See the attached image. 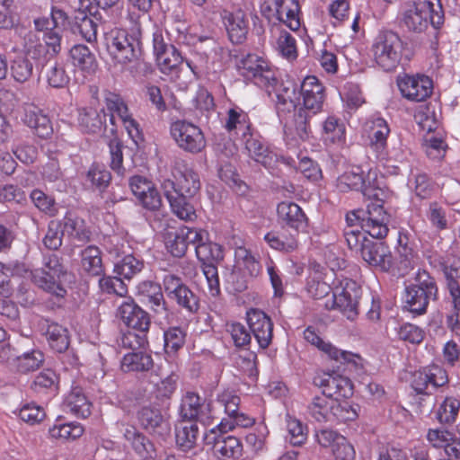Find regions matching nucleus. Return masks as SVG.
Wrapping results in <instances>:
<instances>
[{
    "instance_id": "f257e3e1",
    "label": "nucleus",
    "mask_w": 460,
    "mask_h": 460,
    "mask_svg": "<svg viewBox=\"0 0 460 460\" xmlns=\"http://www.w3.org/2000/svg\"><path fill=\"white\" fill-rule=\"evenodd\" d=\"M14 277L31 279L50 295L63 298L66 294L65 284L70 276L54 254L45 257L43 267L34 270H29L23 263L0 262V294L7 296L10 293L11 278Z\"/></svg>"
},
{
    "instance_id": "f03ea898",
    "label": "nucleus",
    "mask_w": 460,
    "mask_h": 460,
    "mask_svg": "<svg viewBox=\"0 0 460 460\" xmlns=\"http://www.w3.org/2000/svg\"><path fill=\"white\" fill-rule=\"evenodd\" d=\"M276 90V109L279 117L284 120V136L288 146L296 147L299 141L310 137L309 116L300 102V92L293 84H282Z\"/></svg>"
},
{
    "instance_id": "7ed1b4c3",
    "label": "nucleus",
    "mask_w": 460,
    "mask_h": 460,
    "mask_svg": "<svg viewBox=\"0 0 460 460\" xmlns=\"http://www.w3.org/2000/svg\"><path fill=\"white\" fill-rule=\"evenodd\" d=\"M237 399L231 391H224L216 400L209 402H202L198 394L187 392L181 400L180 416L182 420L209 423L214 419L220 418L222 409L229 412L234 411Z\"/></svg>"
},
{
    "instance_id": "20e7f679",
    "label": "nucleus",
    "mask_w": 460,
    "mask_h": 460,
    "mask_svg": "<svg viewBox=\"0 0 460 460\" xmlns=\"http://www.w3.org/2000/svg\"><path fill=\"white\" fill-rule=\"evenodd\" d=\"M400 17L410 31L422 32L429 25L439 28L444 22V10L440 0L408 1L401 6Z\"/></svg>"
},
{
    "instance_id": "39448f33",
    "label": "nucleus",
    "mask_w": 460,
    "mask_h": 460,
    "mask_svg": "<svg viewBox=\"0 0 460 460\" xmlns=\"http://www.w3.org/2000/svg\"><path fill=\"white\" fill-rule=\"evenodd\" d=\"M153 44L156 64L163 74L174 81L180 80L182 73L188 81L197 77V66L184 59L174 46L167 45L161 33H154Z\"/></svg>"
},
{
    "instance_id": "423d86ee",
    "label": "nucleus",
    "mask_w": 460,
    "mask_h": 460,
    "mask_svg": "<svg viewBox=\"0 0 460 460\" xmlns=\"http://www.w3.org/2000/svg\"><path fill=\"white\" fill-rule=\"evenodd\" d=\"M306 411L309 418L320 423L351 421L358 416L357 408L348 402H341L337 398L325 394L313 397Z\"/></svg>"
},
{
    "instance_id": "0eeeda50",
    "label": "nucleus",
    "mask_w": 460,
    "mask_h": 460,
    "mask_svg": "<svg viewBox=\"0 0 460 460\" xmlns=\"http://www.w3.org/2000/svg\"><path fill=\"white\" fill-rule=\"evenodd\" d=\"M406 44L392 31L379 32L373 40L370 52L374 62L386 72L394 71L405 56Z\"/></svg>"
},
{
    "instance_id": "6e6552de",
    "label": "nucleus",
    "mask_w": 460,
    "mask_h": 460,
    "mask_svg": "<svg viewBox=\"0 0 460 460\" xmlns=\"http://www.w3.org/2000/svg\"><path fill=\"white\" fill-rule=\"evenodd\" d=\"M433 278L426 271L419 270L414 282L405 288L403 301L411 313L421 315L427 312L429 300L437 294Z\"/></svg>"
},
{
    "instance_id": "1a4fd4ad",
    "label": "nucleus",
    "mask_w": 460,
    "mask_h": 460,
    "mask_svg": "<svg viewBox=\"0 0 460 460\" xmlns=\"http://www.w3.org/2000/svg\"><path fill=\"white\" fill-rule=\"evenodd\" d=\"M240 74L247 80L264 88L269 94L278 84L276 71L270 63L256 54H249L241 60Z\"/></svg>"
},
{
    "instance_id": "9d476101",
    "label": "nucleus",
    "mask_w": 460,
    "mask_h": 460,
    "mask_svg": "<svg viewBox=\"0 0 460 460\" xmlns=\"http://www.w3.org/2000/svg\"><path fill=\"white\" fill-rule=\"evenodd\" d=\"M172 138L181 150L198 154L207 146L202 129L196 124L186 119H177L171 124Z\"/></svg>"
},
{
    "instance_id": "9b49d317",
    "label": "nucleus",
    "mask_w": 460,
    "mask_h": 460,
    "mask_svg": "<svg viewBox=\"0 0 460 460\" xmlns=\"http://www.w3.org/2000/svg\"><path fill=\"white\" fill-rule=\"evenodd\" d=\"M173 180L166 179L162 182L164 192L170 190L172 193L195 196L200 189L199 174L183 161H177L172 169Z\"/></svg>"
},
{
    "instance_id": "f8f14e48",
    "label": "nucleus",
    "mask_w": 460,
    "mask_h": 460,
    "mask_svg": "<svg viewBox=\"0 0 460 460\" xmlns=\"http://www.w3.org/2000/svg\"><path fill=\"white\" fill-rule=\"evenodd\" d=\"M107 48L113 58L120 64L136 60L139 52V42L121 29H114L106 37Z\"/></svg>"
},
{
    "instance_id": "ddd939ff",
    "label": "nucleus",
    "mask_w": 460,
    "mask_h": 460,
    "mask_svg": "<svg viewBox=\"0 0 460 460\" xmlns=\"http://www.w3.org/2000/svg\"><path fill=\"white\" fill-rule=\"evenodd\" d=\"M107 110L111 112V121L115 123L118 118L123 124L128 137L138 146L143 142V135L137 121L129 113L123 99L115 93H109L105 97Z\"/></svg>"
},
{
    "instance_id": "4468645a",
    "label": "nucleus",
    "mask_w": 460,
    "mask_h": 460,
    "mask_svg": "<svg viewBox=\"0 0 460 460\" xmlns=\"http://www.w3.org/2000/svg\"><path fill=\"white\" fill-rule=\"evenodd\" d=\"M107 110L111 112V121L115 123L118 118L123 124L128 137L138 146L143 142V135L137 121L129 113L123 99L115 93H109L105 97Z\"/></svg>"
},
{
    "instance_id": "2eb2a0df",
    "label": "nucleus",
    "mask_w": 460,
    "mask_h": 460,
    "mask_svg": "<svg viewBox=\"0 0 460 460\" xmlns=\"http://www.w3.org/2000/svg\"><path fill=\"white\" fill-rule=\"evenodd\" d=\"M315 439L321 447L330 449L333 460L356 459V450L352 443L336 430L320 429L315 433Z\"/></svg>"
},
{
    "instance_id": "dca6fc26",
    "label": "nucleus",
    "mask_w": 460,
    "mask_h": 460,
    "mask_svg": "<svg viewBox=\"0 0 460 460\" xmlns=\"http://www.w3.org/2000/svg\"><path fill=\"white\" fill-rule=\"evenodd\" d=\"M333 304L349 320L358 315L360 288L350 279H341L332 291Z\"/></svg>"
},
{
    "instance_id": "f3484780",
    "label": "nucleus",
    "mask_w": 460,
    "mask_h": 460,
    "mask_svg": "<svg viewBox=\"0 0 460 460\" xmlns=\"http://www.w3.org/2000/svg\"><path fill=\"white\" fill-rule=\"evenodd\" d=\"M315 386L323 390L322 394L333 398H349L353 394V385L346 376L336 372L321 371L313 378Z\"/></svg>"
},
{
    "instance_id": "a211bd4d",
    "label": "nucleus",
    "mask_w": 460,
    "mask_h": 460,
    "mask_svg": "<svg viewBox=\"0 0 460 460\" xmlns=\"http://www.w3.org/2000/svg\"><path fill=\"white\" fill-rule=\"evenodd\" d=\"M389 215L385 211L384 207L379 201H372L367 205L366 215L360 221V227L365 234L373 238H385L389 231L388 223Z\"/></svg>"
},
{
    "instance_id": "6ab92c4d",
    "label": "nucleus",
    "mask_w": 460,
    "mask_h": 460,
    "mask_svg": "<svg viewBox=\"0 0 460 460\" xmlns=\"http://www.w3.org/2000/svg\"><path fill=\"white\" fill-rule=\"evenodd\" d=\"M397 85L402 96L413 102L426 100L433 90L432 80L423 75L400 76L397 79Z\"/></svg>"
},
{
    "instance_id": "aec40b11",
    "label": "nucleus",
    "mask_w": 460,
    "mask_h": 460,
    "mask_svg": "<svg viewBox=\"0 0 460 460\" xmlns=\"http://www.w3.org/2000/svg\"><path fill=\"white\" fill-rule=\"evenodd\" d=\"M365 131L368 135L369 148L377 159L383 161L387 156V137L390 128L386 120L378 116H373L365 124Z\"/></svg>"
},
{
    "instance_id": "412c9836",
    "label": "nucleus",
    "mask_w": 460,
    "mask_h": 460,
    "mask_svg": "<svg viewBox=\"0 0 460 460\" xmlns=\"http://www.w3.org/2000/svg\"><path fill=\"white\" fill-rule=\"evenodd\" d=\"M300 99L302 98L301 105L304 110L312 111L317 113L323 109V102L325 100V89L319 79L314 75H308L305 77L300 85Z\"/></svg>"
},
{
    "instance_id": "4be33fe9",
    "label": "nucleus",
    "mask_w": 460,
    "mask_h": 460,
    "mask_svg": "<svg viewBox=\"0 0 460 460\" xmlns=\"http://www.w3.org/2000/svg\"><path fill=\"white\" fill-rule=\"evenodd\" d=\"M248 326L261 349H266L272 340L273 323L261 310L252 308L246 312Z\"/></svg>"
},
{
    "instance_id": "5701e85b",
    "label": "nucleus",
    "mask_w": 460,
    "mask_h": 460,
    "mask_svg": "<svg viewBox=\"0 0 460 460\" xmlns=\"http://www.w3.org/2000/svg\"><path fill=\"white\" fill-rule=\"evenodd\" d=\"M118 315L129 328L144 332L150 327L148 314L140 308L131 297L126 298L119 306Z\"/></svg>"
},
{
    "instance_id": "b1692460",
    "label": "nucleus",
    "mask_w": 460,
    "mask_h": 460,
    "mask_svg": "<svg viewBox=\"0 0 460 460\" xmlns=\"http://www.w3.org/2000/svg\"><path fill=\"white\" fill-rule=\"evenodd\" d=\"M361 257L368 265L383 271L392 267V253L383 243H376L369 240L362 247Z\"/></svg>"
},
{
    "instance_id": "393cba45",
    "label": "nucleus",
    "mask_w": 460,
    "mask_h": 460,
    "mask_svg": "<svg viewBox=\"0 0 460 460\" xmlns=\"http://www.w3.org/2000/svg\"><path fill=\"white\" fill-rule=\"evenodd\" d=\"M321 138L326 146H342L346 143V125L336 115H328L321 124Z\"/></svg>"
},
{
    "instance_id": "a878e982",
    "label": "nucleus",
    "mask_w": 460,
    "mask_h": 460,
    "mask_svg": "<svg viewBox=\"0 0 460 460\" xmlns=\"http://www.w3.org/2000/svg\"><path fill=\"white\" fill-rule=\"evenodd\" d=\"M278 219L296 231H304L308 218L303 209L293 201H281L277 206Z\"/></svg>"
},
{
    "instance_id": "bb28decb",
    "label": "nucleus",
    "mask_w": 460,
    "mask_h": 460,
    "mask_svg": "<svg viewBox=\"0 0 460 460\" xmlns=\"http://www.w3.org/2000/svg\"><path fill=\"white\" fill-rule=\"evenodd\" d=\"M318 349L330 360L344 364L349 369L358 371L364 367L365 361L358 354L342 350L330 341H323Z\"/></svg>"
},
{
    "instance_id": "cd10ccee",
    "label": "nucleus",
    "mask_w": 460,
    "mask_h": 460,
    "mask_svg": "<svg viewBox=\"0 0 460 460\" xmlns=\"http://www.w3.org/2000/svg\"><path fill=\"white\" fill-rule=\"evenodd\" d=\"M224 21L230 40L234 44L243 42L249 31V19L247 13L238 9L226 14Z\"/></svg>"
},
{
    "instance_id": "c85d7f7f",
    "label": "nucleus",
    "mask_w": 460,
    "mask_h": 460,
    "mask_svg": "<svg viewBox=\"0 0 460 460\" xmlns=\"http://www.w3.org/2000/svg\"><path fill=\"white\" fill-rule=\"evenodd\" d=\"M215 429H211L210 434L206 436L208 444L213 442L214 454L225 458H238L243 454V445L241 441L234 437H215Z\"/></svg>"
},
{
    "instance_id": "c756f323",
    "label": "nucleus",
    "mask_w": 460,
    "mask_h": 460,
    "mask_svg": "<svg viewBox=\"0 0 460 460\" xmlns=\"http://www.w3.org/2000/svg\"><path fill=\"white\" fill-rule=\"evenodd\" d=\"M270 34L272 46L284 58L289 61L296 59V42L289 32L284 31L280 24H274L271 26Z\"/></svg>"
},
{
    "instance_id": "7c9ffc66",
    "label": "nucleus",
    "mask_w": 460,
    "mask_h": 460,
    "mask_svg": "<svg viewBox=\"0 0 460 460\" xmlns=\"http://www.w3.org/2000/svg\"><path fill=\"white\" fill-rule=\"evenodd\" d=\"M272 1L278 20L291 31H297L301 26L298 0Z\"/></svg>"
},
{
    "instance_id": "2f4dec72",
    "label": "nucleus",
    "mask_w": 460,
    "mask_h": 460,
    "mask_svg": "<svg viewBox=\"0 0 460 460\" xmlns=\"http://www.w3.org/2000/svg\"><path fill=\"white\" fill-rule=\"evenodd\" d=\"M426 438L433 447L443 448L449 457L460 458V441L452 432L444 429H430Z\"/></svg>"
},
{
    "instance_id": "473e14b6",
    "label": "nucleus",
    "mask_w": 460,
    "mask_h": 460,
    "mask_svg": "<svg viewBox=\"0 0 460 460\" xmlns=\"http://www.w3.org/2000/svg\"><path fill=\"white\" fill-rule=\"evenodd\" d=\"M23 121L40 138H49L53 134L50 119L38 107L28 106L25 109Z\"/></svg>"
},
{
    "instance_id": "72a5a7b5",
    "label": "nucleus",
    "mask_w": 460,
    "mask_h": 460,
    "mask_svg": "<svg viewBox=\"0 0 460 460\" xmlns=\"http://www.w3.org/2000/svg\"><path fill=\"white\" fill-rule=\"evenodd\" d=\"M199 435V427L195 420L181 419L175 425L176 444L183 452L195 447Z\"/></svg>"
},
{
    "instance_id": "f704fd0d",
    "label": "nucleus",
    "mask_w": 460,
    "mask_h": 460,
    "mask_svg": "<svg viewBox=\"0 0 460 460\" xmlns=\"http://www.w3.org/2000/svg\"><path fill=\"white\" fill-rule=\"evenodd\" d=\"M244 139L245 149L249 156L266 169H273L278 161L276 154L270 151L268 146L263 145L259 139L252 137L251 133Z\"/></svg>"
},
{
    "instance_id": "c9c22d12",
    "label": "nucleus",
    "mask_w": 460,
    "mask_h": 460,
    "mask_svg": "<svg viewBox=\"0 0 460 460\" xmlns=\"http://www.w3.org/2000/svg\"><path fill=\"white\" fill-rule=\"evenodd\" d=\"M70 58L74 67L82 72L84 76L91 75L97 70L95 56L84 45H75L70 49Z\"/></svg>"
},
{
    "instance_id": "e433bc0d",
    "label": "nucleus",
    "mask_w": 460,
    "mask_h": 460,
    "mask_svg": "<svg viewBox=\"0 0 460 460\" xmlns=\"http://www.w3.org/2000/svg\"><path fill=\"white\" fill-rule=\"evenodd\" d=\"M42 330L49 347L53 350L61 353L67 349L70 341L66 328L57 323H50L46 320L42 324Z\"/></svg>"
},
{
    "instance_id": "4c0bfd02",
    "label": "nucleus",
    "mask_w": 460,
    "mask_h": 460,
    "mask_svg": "<svg viewBox=\"0 0 460 460\" xmlns=\"http://www.w3.org/2000/svg\"><path fill=\"white\" fill-rule=\"evenodd\" d=\"M264 241L271 249L288 253L296 251L299 246L297 234L288 230L270 231L264 235Z\"/></svg>"
},
{
    "instance_id": "58836bf2",
    "label": "nucleus",
    "mask_w": 460,
    "mask_h": 460,
    "mask_svg": "<svg viewBox=\"0 0 460 460\" xmlns=\"http://www.w3.org/2000/svg\"><path fill=\"white\" fill-rule=\"evenodd\" d=\"M84 432V429L79 422H64L59 417L49 429V437L59 441H73L79 438Z\"/></svg>"
},
{
    "instance_id": "ea45409f",
    "label": "nucleus",
    "mask_w": 460,
    "mask_h": 460,
    "mask_svg": "<svg viewBox=\"0 0 460 460\" xmlns=\"http://www.w3.org/2000/svg\"><path fill=\"white\" fill-rule=\"evenodd\" d=\"M64 409L78 418H87L91 414V402L88 401L82 389L73 388L65 397Z\"/></svg>"
},
{
    "instance_id": "a19ab883",
    "label": "nucleus",
    "mask_w": 460,
    "mask_h": 460,
    "mask_svg": "<svg viewBox=\"0 0 460 460\" xmlns=\"http://www.w3.org/2000/svg\"><path fill=\"white\" fill-rule=\"evenodd\" d=\"M234 268L244 276L252 278L258 276L261 270L260 261L242 245L234 249Z\"/></svg>"
},
{
    "instance_id": "79ce46f5",
    "label": "nucleus",
    "mask_w": 460,
    "mask_h": 460,
    "mask_svg": "<svg viewBox=\"0 0 460 460\" xmlns=\"http://www.w3.org/2000/svg\"><path fill=\"white\" fill-rule=\"evenodd\" d=\"M170 203L172 212L181 220L193 221L197 218L194 206L186 199V195L172 193L170 190L164 192Z\"/></svg>"
},
{
    "instance_id": "37998d69",
    "label": "nucleus",
    "mask_w": 460,
    "mask_h": 460,
    "mask_svg": "<svg viewBox=\"0 0 460 460\" xmlns=\"http://www.w3.org/2000/svg\"><path fill=\"white\" fill-rule=\"evenodd\" d=\"M225 128L228 132H234L235 135L246 138L251 133V122L248 114L238 107L230 109L227 112Z\"/></svg>"
},
{
    "instance_id": "c03bdc74",
    "label": "nucleus",
    "mask_w": 460,
    "mask_h": 460,
    "mask_svg": "<svg viewBox=\"0 0 460 460\" xmlns=\"http://www.w3.org/2000/svg\"><path fill=\"white\" fill-rule=\"evenodd\" d=\"M233 396L237 399L235 411L229 412L226 409L221 410V413H226L227 418H223L217 425V428L220 432H227L234 429V427L249 428L252 427L255 422L254 418L238 411L240 398L234 393Z\"/></svg>"
},
{
    "instance_id": "a18cd8bd",
    "label": "nucleus",
    "mask_w": 460,
    "mask_h": 460,
    "mask_svg": "<svg viewBox=\"0 0 460 460\" xmlns=\"http://www.w3.org/2000/svg\"><path fill=\"white\" fill-rule=\"evenodd\" d=\"M397 253L405 270L411 269L419 261L416 246L407 233L399 232Z\"/></svg>"
},
{
    "instance_id": "49530a36",
    "label": "nucleus",
    "mask_w": 460,
    "mask_h": 460,
    "mask_svg": "<svg viewBox=\"0 0 460 460\" xmlns=\"http://www.w3.org/2000/svg\"><path fill=\"white\" fill-rule=\"evenodd\" d=\"M63 233L82 242L88 241L91 235L84 220L73 211H68L64 217Z\"/></svg>"
},
{
    "instance_id": "de8ad7c7",
    "label": "nucleus",
    "mask_w": 460,
    "mask_h": 460,
    "mask_svg": "<svg viewBox=\"0 0 460 460\" xmlns=\"http://www.w3.org/2000/svg\"><path fill=\"white\" fill-rule=\"evenodd\" d=\"M103 118L98 110L93 107H85L78 110V124L81 129L88 133H96L102 129Z\"/></svg>"
},
{
    "instance_id": "09e8293b",
    "label": "nucleus",
    "mask_w": 460,
    "mask_h": 460,
    "mask_svg": "<svg viewBox=\"0 0 460 460\" xmlns=\"http://www.w3.org/2000/svg\"><path fill=\"white\" fill-rule=\"evenodd\" d=\"M140 425L150 433L161 434L164 429V422L159 410L151 407H143L138 411Z\"/></svg>"
},
{
    "instance_id": "8fccbe9b",
    "label": "nucleus",
    "mask_w": 460,
    "mask_h": 460,
    "mask_svg": "<svg viewBox=\"0 0 460 460\" xmlns=\"http://www.w3.org/2000/svg\"><path fill=\"white\" fill-rule=\"evenodd\" d=\"M82 269L92 276H99L103 272L101 251L98 247L90 245L81 254Z\"/></svg>"
},
{
    "instance_id": "3c124183",
    "label": "nucleus",
    "mask_w": 460,
    "mask_h": 460,
    "mask_svg": "<svg viewBox=\"0 0 460 460\" xmlns=\"http://www.w3.org/2000/svg\"><path fill=\"white\" fill-rule=\"evenodd\" d=\"M384 177L380 174L376 168L368 170L367 174H364V187H362V194L369 199L381 202L379 199L384 187Z\"/></svg>"
},
{
    "instance_id": "603ef678",
    "label": "nucleus",
    "mask_w": 460,
    "mask_h": 460,
    "mask_svg": "<svg viewBox=\"0 0 460 460\" xmlns=\"http://www.w3.org/2000/svg\"><path fill=\"white\" fill-rule=\"evenodd\" d=\"M169 33L177 43L183 45H195L198 41H203L207 39L196 35L192 27H190L184 21L180 20L172 23Z\"/></svg>"
},
{
    "instance_id": "864d4df0",
    "label": "nucleus",
    "mask_w": 460,
    "mask_h": 460,
    "mask_svg": "<svg viewBox=\"0 0 460 460\" xmlns=\"http://www.w3.org/2000/svg\"><path fill=\"white\" fill-rule=\"evenodd\" d=\"M124 438L128 441L135 450V452L142 458L152 456L153 445L133 427L126 428L124 431Z\"/></svg>"
},
{
    "instance_id": "5fc2aeb1",
    "label": "nucleus",
    "mask_w": 460,
    "mask_h": 460,
    "mask_svg": "<svg viewBox=\"0 0 460 460\" xmlns=\"http://www.w3.org/2000/svg\"><path fill=\"white\" fill-rule=\"evenodd\" d=\"M153 367V359L149 354L139 352H129L124 355L121 360V369L124 372L147 371Z\"/></svg>"
},
{
    "instance_id": "6e6d98bb",
    "label": "nucleus",
    "mask_w": 460,
    "mask_h": 460,
    "mask_svg": "<svg viewBox=\"0 0 460 460\" xmlns=\"http://www.w3.org/2000/svg\"><path fill=\"white\" fill-rule=\"evenodd\" d=\"M460 411V401L454 397H446L436 410V418L442 424H452L456 420Z\"/></svg>"
},
{
    "instance_id": "4d7b16f0",
    "label": "nucleus",
    "mask_w": 460,
    "mask_h": 460,
    "mask_svg": "<svg viewBox=\"0 0 460 460\" xmlns=\"http://www.w3.org/2000/svg\"><path fill=\"white\" fill-rule=\"evenodd\" d=\"M337 187L341 191L359 190L364 187V172L357 167L343 172L337 180Z\"/></svg>"
},
{
    "instance_id": "13d9d810",
    "label": "nucleus",
    "mask_w": 460,
    "mask_h": 460,
    "mask_svg": "<svg viewBox=\"0 0 460 460\" xmlns=\"http://www.w3.org/2000/svg\"><path fill=\"white\" fill-rule=\"evenodd\" d=\"M10 68L13 78L18 83L27 82L33 73L32 62L22 53L11 61Z\"/></svg>"
},
{
    "instance_id": "bf43d9fd",
    "label": "nucleus",
    "mask_w": 460,
    "mask_h": 460,
    "mask_svg": "<svg viewBox=\"0 0 460 460\" xmlns=\"http://www.w3.org/2000/svg\"><path fill=\"white\" fill-rule=\"evenodd\" d=\"M144 261L128 254L115 264V272L123 277L124 279H130L135 275L138 274L144 269Z\"/></svg>"
},
{
    "instance_id": "052dcab7",
    "label": "nucleus",
    "mask_w": 460,
    "mask_h": 460,
    "mask_svg": "<svg viewBox=\"0 0 460 460\" xmlns=\"http://www.w3.org/2000/svg\"><path fill=\"white\" fill-rule=\"evenodd\" d=\"M287 430L289 435V442L295 447L302 446L307 439V427L298 419L289 415L287 416Z\"/></svg>"
},
{
    "instance_id": "680f3d73",
    "label": "nucleus",
    "mask_w": 460,
    "mask_h": 460,
    "mask_svg": "<svg viewBox=\"0 0 460 460\" xmlns=\"http://www.w3.org/2000/svg\"><path fill=\"white\" fill-rule=\"evenodd\" d=\"M341 96L345 106L351 111H355L365 103V98L357 84L347 83L344 84Z\"/></svg>"
},
{
    "instance_id": "e2e57ef3",
    "label": "nucleus",
    "mask_w": 460,
    "mask_h": 460,
    "mask_svg": "<svg viewBox=\"0 0 460 460\" xmlns=\"http://www.w3.org/2000/svg\"><path fill=\"white\" fill-rule=\"evenodd\" d=\"M44 361V355L39 349L25 352L16 358V367L19 371L26 373L37 370Z\"/></svg>"
},
{
    "instance_id": "0e129e2a",
    "label": "nucleus",
    "mask_w": 460,
    "mask_h": 460,
    "mask_svg": "<svg viewBox=\"0 0 460 460\" xmlns=\"http://www.w3.org/2000/svg\"><path fill=\"white\" fill-rule=\"evenodd\" d=\"M426 217L431 226L438 231L445 230L448 226L447 208L437 202L429 203Z\"/></svg>"
},
{
    "instance_id": "69168bd1",
    "label": "nucleus",
    "mask_w": 460,
    "mask_h": 460,
    "mask_svg": "<svg viewBox=\"0 0 460 460\" xmlns=\"http://www.w3.org/2000/svg\"><path fill=\"white\" fill-rule=\"evenodd\" d=\"M196 255L200 261H220L224 254L222 247L209 241V236L206 242H201L195 249Z\"/></svg>"
},
{
    "instance_id": "338daca9",
    "label": "nucleus",
    "mask_w": 460,
    "mask_h": 460,
    "mask_svg": "<svg viewBox=\"0 0 460 460\" xmlns=\"http://www.w3.org/2000/svg\"><path fill=\"white\" fill-rule=\"evenodd\" d=\"M186 333L180 327H171L164 333V349L166 353L177 352L185 342Z\"/></svg>"
},
{
    "instance_id": "774afa93",
    "label": "nucleus",
    "mask_w": 460,
    "mask_h": 460,
    "mask_svg": "<svg viewBox=\"0 0 460 460\" xmlns=\"http://www.w3.org/2000/svg\"><path fill=\"white\" fill-rule=\"evenodd\" d=\"M396 333L401 341L411 343L420 344L425 338V332L422 328L410 323L401 324Z\"/></svg>"
}]
</instances>
